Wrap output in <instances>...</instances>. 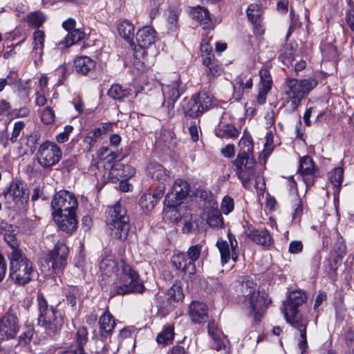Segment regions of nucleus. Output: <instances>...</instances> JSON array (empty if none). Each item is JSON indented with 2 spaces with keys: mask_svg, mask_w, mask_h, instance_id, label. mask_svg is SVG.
<instances>
[{
  "mask_svg": "<svg viewBox=\"0 0 354 354\" xmlns=\"http://www.w3.org/2000/svg\"><path fill=\"white\" fill-rule=\"evenodd\" d=\"M100 270L102 275L115 277L110 290L112 296L142 293L145 290L138 272L124 261H116L111 257H105L100 263Z\"/></svg>",
  "mask_w": 354,
  "mask_h": 354,
  "instance_id": "f257e3e1",
  "label": "nucleus"
},
{
  "mask_svg": "<svg viewBox=\"0 0 354 354\" xmlns=\"http://www.w3.org/2000/svg\"><path fill=\"white\" fill-rule=\"evenodd\" d=\"M238 291L244 298L243 305L250 316H253L259 322L266 312L268 305L271 302L266 292L257 290V283L249 277H241Z\"/></svg>",
  "mask_w": 354,
  "mask_h": 354,
  "instance_id": "f03ea898",
  "label": "nucleus"
},
{
  "mask_svg": "<svg viewBox=\"0 0 354 354\" xmlns=\"http://www.w3.org/2000/svg\"><path fill=\"white\" fill-rule=\"evenodd\" d=\"M8 258L9 277L15 284L24 286L32 280L35 274L32 263L22 252H10Z\"/></svg>",
  "mask_w": 354,
  "mask_h": 354,
  "instance_id": "7ed1b4c3",
  "label": "nucleus"
},
{
  "mask_svg": "<svg viewBox=\"0 0 354 354\" xmlns=\"http://www.w3.org/2000/svg\"><path fill=\"white\" fill-rule=\"evenodd\" d=\"M285 96L287 104L292 111L297 109L301 100L317 85L314 78L297 80L288 78L285 81Z\"/></svg>",
  "mask_w": 354,
  "mask_h": 354,
  "instance_id": "20e7f679",
  "label": "nucleus"
},
{
  "mask_svg": "<svg viewBox=\"0 0 354 354\" xmlns=\"http://www.w3.org/2000/svg\"><path fill=\"white\" fill-rule=\"evenodd\" d=\"M39 309L38 323L44 327L49 334H56L59 332L64 324V318L61 311L53 306H48L44 295L37 297Z\"/></svg>",
  "mask_w": 354,
  "mask_h": 354,
  "instance_id": "39448f33",
  "label": "nucleus"
},
{
  "mask_svg": "<svg viewBox=\"0 0 354 354\" xmlns=\"http://www.w3.org/2000/svg\"><path fill=\"white\" fill-rule=\"evenodd\" d=\"M107 226L112 238L120 240L127 239L129 229V217L126 209L120 203L110 208Z\"/></svg>",
  "mask_w": 354,
  "mask_h": 354,
  "instance_id": "423d86ee",
  "label": "nucleus"
},
{
  "mask_svg": "<svg viewBox=\"0 0 354 354\" xmlns=\"http://www.w3.org/2000/svg\"><path fill=\"white\" fill-rule=\"evenodd\" d=\"M233 165L236 167L235 171L238 178L245 189H251L254 180L255 187L262 189L259 187V180L261 177L256 172V161L253 156H236L233 161Z\"/></svg>",
  "mask_w": 354,
  "mask_h": 354,
  "instance_id": "0eeeda50",
  "label": "nucleus"
},
{
  "mask_svg": "<svg viewBox=\"0 0 354 354\" xmlns=\"http://www.w3.org/2000/svg\"><path fill=\"white\" fill-rule=\"evenodd\" d=\"M6 202L18 210L24 209L29 198V190L22 180L12 179L9 186L3 191Z\"/></svg>",
  "mask_w": 354,
  "mask_h": 354,
  "instance_id": "6e6552de",
  "label": "nucleus"
},
{
  "mask_svg": "<svg viewBox=\"0 0 354 354\" xmlns=\"http://www.w3.org/2000/svg\"><path fill=\"white\" fill-rule=\"evenodd\" d=\"M78 203L75 196L66 190H61L54 195L51 201V208L54 218L64 213L75 214Z\"/></svg>",
  "mask_w": 354,
  "mask_h": 354,
  "instance_id": "1a4fd4ad",
  "label": "nucleus"
},
{
  "mask_svg": "<svg viewBox=\"0 0 354 354\" xmlns=\"http://www.w3.org/2000/svg\"><path fill=\"white\" fill-rule=\"evenodd\" d=\"M36 156L38 163L42 167L50 168L60 161L62 151L55 142L46 141L39 145Z\"/></svg>",
  "mask_w": 354,
  "mask_h": 354,
  "instance_id": "9d476101",
  "label": "nucleus"
},
{
  "mask_svg": "<svg viewBox=\"0 0 354 354\" xmlns=\"http://www.w3.org/2000/svg\"><path fill=\"white\" fill-rule=\"evenodd\" d=\"M68 252V247L59 243L46 254L45 261L53 273L59 274L63 272L67 263Z\"/></svg>",
  "mask_w": 354,
  "mask_h": 354,
  "instance_id": "9b49d317",
  "label": "nucleus"
},
{
  "mask_svg": "<svg viewBox=\"0 0 354 354\" xmlns=\"http://www.w3.org/2000/svg\"><path fill=\"white\" fill-rule=\"evenodd\" d=\"M286 322L299 333L298 347L301 350V354H306L308 348L306 338V328L309 323L308 318L303 317L299 313H283Z\"/></svg>",
  "mask_w": 354,
  "mask_h": 354,
  "instance_id": "f8f14e48",
  "label": "nucleus"
},
{
  "mask_svg": "<svg viewBox=\"0 0 354 354\" xmlns=\"http://www.w3.org/2000/svg\"><path fill=\"white\" fill-rule=\"evenodd\" d=\"M189 185L185 180L177 179L165 199V205L168 207L175 208L180 205L189 193Z\"/></svg>",
  "mask_w": 354,
  "mask_h": 354,
  "instance_id": "ddd939ff",
  "label": "nucleus"
},
{
  "mask_svg": "<svg viewBox=\"0 0 354 354\" xmlns=\"http://www.w3.org/2000/svg\"><path fill=\"white\" fill-rule=\"evenodd\" d=\"M227 237L229 243L223 239H218L216 243V245L221 253V262L223 264L227 263L230 257H232L234 262H236L239 257L237 241L231 233H228Z\"/></svg>",
  "mask_w": 354,
  "mask_h": 354,
  "instance_id": "4468645a",
  "label": "nucleus"
},
{
  "mask_svg": "<svg viewBox=\"0 0 354 354\" xmlns=\"http://www.w3.org/2000/svg\"><path fill=\"white\" fill-rule=\"evenodd\" d=\"M19 329L17 316L7 313L0 318V342L15 337Z\"/></svg>",
  "mask_w": 354,
  "mask_h": 354,
  "instance_id": "2eb2a0df",
  "label": "nucleus"
},
{
  "mask_svg": "<svg viewBox=\"0 0 354 354\" xmlns=\"http://www.w3.org/2000/svg\"><path fill=\"white\" fill-rule=\"evenodd\" d=\"M180 80L176 79L170 84L162 86V91L164 96L162 106L167 108V113L169 116L174 115L175 102L180 97Z\"/></svg>",
  "mask_w": 354,
  "mask_h": 354,
  "instance_id": "dca6fc26",
  "label": "nucleus"
},
{
  "mask_svg": "<svg viewBox=\"0 0 354 354\" xmlns=\"http://www.w3.org/2000/svg\"><path fill=\"white\" fill-rule=\"evenodd\" d=\"M298 171L307 188L314 184L315 178L318 176V169L315 167L312 158L308 156L300 158Z\"/></svg>",
  "mask_w": 354,
  "mask_h": 354,
  "instance_id": "f3484780",
  "label": "nucleus"
},
{
  "mask_svg": "<svg viewBox=\"0 0 354 354\" xmlns=\"http://www.w3.org/2000/svg\"><path fill=\"white\" fill-rule=\"evenodd\" d=\"M307 296L302 290H294L289 293L287 299L283 301L281 311L283 313H299L298 308L306 302Z\"/></svg>",
  "mask_w": 354,
  "mask_h": 354,
  "instance_id": "a211bd4d",
  "label": "nucleus"
},
{
  "mask_svg": "<svg viewBox=\"0 0 354 354\" xmlns=\"http://www.w3.org/2000/svg\"><path fill=\"white\" fill-rule=\"evenodd\" d=\"M246 236L256 244L268 247L273 243V239L269 231L266 228L255 229L248 226L245 230Z\"/></svg>",
  "mask_w": 354,
  "mask_h": 354,
  "instance_id": "6ab92c4d",
  "label": "nucleus"
},
{
  "mask_svg": "<svg viewBox=\"0 0 354 354\" xmlns=\"http://www.w3.org/2000/svg\"><path fill=\"white\" fill-rule=\"evenodd\" d=\"M147 176L158 182L167 184L171 181L170 171L157 162H150L146 167Z\"/></svg>",
  "mask_w": 354,
  "mask_h": 354,
  "instance_id": "aec40b11",
  "label": "nucleus"
},
{
  "mask_svg": "<svg viewBox=\"0 0 354 354\" xmlns=\"http://www.w3.org/2000/svg\"><path fill=\"white\" fill-rule=\"evenodd\" d=\"M157 39V32L155 29L149 26H146L140 29L136 35V41L142 48L149 47Z\"/></svg>",
  "mask_w": 354,
  "mask_h": 354,
  "instance_id": "412c9836",
  "label": "nucleus"
},
{
  "mask_svg": "<svg viewBox=\"0 0 354 354\" xmlns=\"http://www.w3.org/2000/svg\"><path fill=\"white\" fill-rule=\"evenodd\" d=\"M189 315L194 323L205 322L208 319V309L206 304L200 301H192L189 307Z\"/></svg>",
  "mask_w": 354,
  "mask_h": 354,
  "instance_id": "4be33fe9",
  "label": "nucleus"
},
{
  "mask_svg": "<svg viewBox=\"0 0 354 354\" xmlns=\"http://www.w3.org/2000/svg\"><path fill=\"white\" fill-rule=\"evenodd\" d=\"M98 324L100 336L106 337L113 334L116 325V320L111 313L106 310L100 317Z\"/></svg>",
  "mask_w": 354,
  "mask_h": 354,
  "instance_id": "5701e85b",
  "label": "nucleus"
},
{
  "mask_svg": "<svg viewBox=\"0 0 354 354\" xmlns=\"http://www.w3.org/2000/svg\"><path fill=\"white\" fill-rule=\"evenodd\" d=\"M252 79L248 77L246 75L241 74L234 81V93L232 95L233 98L236 101L241 99L245 88L250 89L252 87Z\"/></svg>",
  "mask_w": 354,
  "mask_h": 354,
  "instance_id": "b1692460",
  "label": "nucleus"
},
{
  "mask_svg": "<svg viewBox=\"0 0 354 354\" xmlns=\"http://www.w3.org/2000/svg\"><path fill=\"white\" fill-rule=\"evenodd\" d=\"M57 221L59 229L66 233L71 234L77 228V220L76 214L64 213L62 215H57L55 218Z\"/></svg>",
  "mask_w": 354,
  "mask_h": 354,
  "instance_id": "393cba45",
  "label": "nucleus"
},
{
  "mask_svg": "<svg viewBox=\"0 0 354 354\" xmlns=\"http://www.w3.org/2000/svg\"><path fill=\"white\" fill-rule=\"evenodd\" d=\"M190 15L193 19L199 22L203 28H211L212 22L207 9L198 6L192 9Z\"/></svg>",
  "mask_w": 354,
  "mask_h": 354,
  "instance_id": "a878e982",
  "label": "nucleus"
},
{
  "mask_svg": "<svg viewBox=\"0 0 354 354\" xmlns=\"http://www.w3.org/2000/svg\"><path fill=\"white\" fill-rule=\"evenodd\" d=\"M44 37L45 34L42 30H37L33 33V49L31 52V56L34 59L35 64H37L41 61L43 55Z\"/></svg>",
  "mask_w": 354,
  "mask_h": 354,
  "instance_id": "bb28decb",
  "label": "nucleus"
},
{
  "mask_svg": "<svg viewBox=\"0 0 354 354\" xmlns=\"http://www.w3.org/2000/svg\"><path fill=\"white\" fill-rule=\"evenodd\" d=\"M208 333L214 342V348L220 351L225 348L228 340L227 337L218 329L214 322H209L207 325Z\"/></svg>",
  "mask_w": 354,
  "mask_h": 354,
  "instance_id": "cd10ccee",
  "label": "nucleus"
},
{
  "mask_svg": "<svg viewBox=\"0 0 354 354\" xmlns=\"http://www.w3.org/2000/svg\"><path fill=\"white\" fill-rule=\"evenodd\" d=\"M181 107L185 115L191 118H195L201 115L199 105L196 97L194 95L191 98L185 97L181 102Z\"/></svg>",
  "mask_w": 354,
  "mask_h": 354,
  "instance_id": "c85d7f7f",
  "label": "nucleus"
},
{
  "mask_svg": "<svg viewBox=\"0 0 354 354\" xmlns=\"http://www.w3.org/2000/svg\"><path fill=\"white\" fill-rule=\"evenodd\" d=\"M85 36V32L80 28H75L70 31L65 38L59 42L57 48L60 50L65 49L82 40Z\"/></svg>",
  "mask_w": 354,
  "mask_h": 354,
  "instance_id": "c756f323",
  "label": "nucleus"
},
{
  "mask_svg": "<svg viewBox=\"0 0 354 354\" xmlns=\"http://www.w3.org/2000/svg\"><path fill=\"white\" fill-rule=\"evenodd\" d=\"M197 99L201 114L217 105L215 97L206 91H201L195 95Z\"/></svg>",
  "mask_w": 354,
  "mask_h": 354,
  "instance_id": "7c9ffc66",
  "label": "nucleus"
},
{
  "mask_svg": "<svg viewBox=\"0 0 354 354\" xmlns=\"http://www.w3.org/2000/svg\"><path fill=\"white\" fill-rule=\"evenodd\" d=\"M112 131V123H101L98 127L89 132L86 138L95 142L103 139L109 132Z\"/></svg>",
  "mask_w": 354,
  "mask_h": 354,
  "instance_id": "2f4dec72",
  "label": "nucleus"
},
{
  "mask_svg": "<svg viewBox=\"0 0 354 354\" xmlns=\"http://www.w3.org/2000/svg\"><path fill=\"white\" fill-rule=\"evenodd\" d=\"M75 71L78 73L86 74L95 66V62L87 56H81L75 59Z\"/></svg>",
  "mask_w": 354,
  "mask_h": 354,
  "instance_id": "473e14b6",
  "label": "nucleus"
},
{
  "mask_svg": "<svg viewBox=\"0 0 354 354\" xmlns=\"http://www.w3.org/2000/svg\"><path fill=\"white\" fill-rule=\"evenodd\" d=\"M202 250V245L196 244L190 246L187 252V256L189 261L188 264V269L189 270V274H194L196 272L195 262L200 258Z\"/></svg>",
  "mask_w": 354,
  "mask_h": 354,
  "instance_id": "72a5a7b5",
  "label": "nucleus"
},
{
  "mask_svg": "<svg viewBox=\"0 0 354 354\" xmlns=\"http://www.w3.org/2000/svg\"><path fill=\"white\" fill-rule=\"evenodd\" d=\"M247 15L248 19L254 25H256L257 28L259 32H263L261 30V9L260 6L255 3L250 4L247 10Z\"/></svg>",
  "mask_w": 354,
  "mask_h": 354,
  "instance_id": "f704fd0d",
  "label": "nucleus"
},
{
  "mask_svg": "<svg viewBox=\"0 0 354 354\" xmlns=\"http://www.w3.org/2000/svg\"><path fill=\"white\" fill-rule=\"evenodd\" d=\"M344 178V170L342 167H336L329 173L330 183L333 185V195L337 196L340 192Z\"/></svg>",
  "mask_w": 354,
  "mask_h": 354,
  "instance_id": "c9c22d12",
  "label": "nucleus"
},
{
  "mask_svg": "<svg viewBox=\"0 0 354 354\" xmlns=\"http://www.w3.org/2000/svg\"><path fill=\"white\" fill-rule=\"evenodd\" d=\"M135 28L133 25L127 20L122 21L118 26V32L127 41L133 45Z\"/></svg>",
  "mask_w": 354,
  "mask_h": 354,
  "instance_id": "e433bc0d",
  "label": "nucleus"
},
{
  "mask_svg": "<svg viewBox=\"0 0 354 354\" xmlns=\"http://www.w3.org/2000/svg\"><path fill=\"white\" fill-rule=\"evenodd\" d=\"M203 62L208 68L207 73L209 77H216L221 74L222 66L217 59L208 55L203 58Z\"/></svg>",
  "mask_w": 354,
  "mask_h": 354,
  "instance_id": "4c0bfd02",
  "label": "nucleus"
},
{
  "mask_svg": "<svg viewBox=\"0 0 354 354\" xmlns=\"http://www.w3.org/2000/svg\"><path fill=\"white\" fill-rule=\"evenodd\" d=\"M107 94L114 100H121L130 96L132 94V90L129 88H124L120 84H116L111 86Z\"/></svg>",
  "mask_w": 354,
  "mask_h": 354,
  "instance_id": "58836bf2",
  "label": "nucleus"
},
{
  "mask_svg": "<svg viewBox=\"0 0 354 354\" xmlns=\"http://www.w3.org/2000/svg\"><path fill=\"white\" fill-rule=\"evenodd\" d=\"M207 223L211 227H221L223 218L219 209L212 208L207 212Z\"/></svg>",
  "mask_w": 354,
  "mask_h": 354,
  "instance_id": "ea45409f",
  "label": "nucleus"
},
{
  "mask_svg": "<svg viewBox=\"0 0 354 354\" xmlns=\"http://www.w3.org/2000/svg\"><path fill=\"white\" fill-rule=\"evenodd\" d=\"M168 299L170 301L179 302L184 298L181 283L176 281L167 291Z\"/></svg>",
  "mask_w": 354,
  "mask_h": 354,
  "instance_id": "a19ab883",
  "label": "nucleus"
},
{
  "mask_svg": "<svg viewBox=\"0 0 354 354\" xmlns=\"http://www.w3.org/2000/svg\"><path fill=\"white\" fill-rule=\"evenodd\" d=\"M172 262L176 269L181 270L185 273L189 274V270L187 267L189 261L185 253L174 254L172 258Z\"/></svg>",
  "mask_w": 354,
  "mask_h": 354,
  "instance_id": "79ce46f5",
  "label": "nucleus"
},
{
  "mask_svg": "<svg viewBox=\"0 0 354 354\" xmlns=\"http://www.w3.org/2000/svg\"><path fill=\"white\" fill-rule=\"evenodd\" d=\"M216 136L221 138H236L239 136V131L232 125L222 126L216 129Z\"/></svg>",
  "mask_w": 354,
  "mask_h": 354,
  "instance_id": "37998d69",
  "label": "nucleus"
},
{
  "mask_svg": "<svg viewBox=\"0 0 354 354\" xmlns=\"http://www.w3.org/2000/svg\"><path fill=\"white\" fill-rule=\"evenodd\" d=\"M240 150L237 156H253V144L252 140L248 138H243L239 142Z\"/></svg>",
  "mask_w": 354,
  "mask_h": 354,
  "instance_id": "c03bdc74",
  "label": "nucleus"
},
{
  "mask_svg": "<svg viewBox=\"0 0 354 354\" xmlns=\"http://www.w3.org/2000/svg\"><path fill=\"white\" fill-rule=\"evenodd\" d=\"M295 50L290 46H285L281 50L279 59L286 66L292 64L294 61Z\"/></svg>",
  "mask_w": 354,
  "mask_h": 354,
  "instance_id": "a18cd8bd",
  "label": "nucleus"
},
{
  "mask_svg": "<svg viewBox=\"0 0 354 354\" xmlns=\"http://www.w3.org/2000/svg\"><path fill=\"white\" fill-rule=\"evenodd\" d=\"M88 332L86 327H80L76 333L75 342L71 345L75 348L84 349V346L88 341Z\"/></svg>",
  "mask_w": 354,
  "mask_h": 354,
  "instance_id": "49530a36",
  "label": "nucleus"
},
{
  "mask_svg": "<svg viewBox=\"0 0 354 354\" xmlns=\"http://www.w3.org/2000/svg\"><path fill=\"white\" fill-rule=\"evenodd\" d=\"M260 88L267 91H270L272 85V80L270 73L267 68H261L259 71Z\"/></svg>",
  "mask_w": 354,
  "mask_h": 354,
  "instance_id": "de8ad7c7",
  "label": "nucleus"
},
{
  "mask_svg": "<svg viewBox=\"0 0 354 354\" xmlns=\"http://www.w3.org/2000/svg\"><path fill=\"white\" fill-rule=\"evenodd\" d=\"M81 296V290L78 287L73 286L68 288L66 292V299L68 304L71 306H75L77 304V300Z\"/></svg>",
  "mask_w": 354,
  "mask_h": 354,
  "instance_id": "09e8293b",
  "label": "nucleus"
},
{
  "mask_svg": "<svg viewBox=\"0 0 354 354\" xmlns=\"http://www.w3.org/2000/svg\"><path fill=\"white\" fill-rule=\"evenodd\" d=\"M174 335V327L168 326L157 335L156 340L159 344H167L173 339Z\"/></svg>",
  "mask_w": 354,
  "mask_h": 354,
  "instance_id": "8fccbe9b",
  "label": "nucleus"
},
{
  "mask_svg": "<svg viewBox=\"0 0 354 354\" xmlns=\"http://www.w3.org/2000/svg\"><path fill=\"white\" fill-rule=\"evenodd\" d=\"M156 205V199L153 198L150 193H145L140 199V205L142 209L150 211Z\"/></svg>",
  "mask_w": 354,
  "mask_h": 354,
  "instance_id": "3c124183",
  "label": "nucleus"
},
{
  "mask_svg": "<svg viewBox=\"0 0 354 354\" xmlns=\"http://www.w3.org/2000/svg\"><path fill=\"white\" fill-rule=\"evenodd\" d=\"M27 21L30 26L37 28L43 24L45 17L42 12L36 11L27 15Z\"/></svg>",
  "mask_w": 354,
  "mask_h": 354,
  "instance_id": "603ef678",
  "label": "nucleus"
},
{
  "mask_svg": "<svg viewBox=\"0 0 354 354\" xmlns=\"http://www.w3.org/2000/svg\"><path fill=\"white\" fill-rule=\"evenodd\" d=\"M320 49L323 55L328 59H333L337 57V50L331 44L322 42L320 45Z\"/></svg>",
  "mask_w": 354,
  "mask_h": 354,
  "instance_id": "864d4df0",
  "label": "nucleus"
},
{
  "mask_svg": "<svg viewBox=\"0 0 354 354\" xmlns=\"http://www.w3.org/2000/svg\"><path fill=\"white\" fill-rule=\"evenodd\" d=\"M4 239L12 249L11 252H14L16 250L18 252H22L18 247L17 238L15 234L8 232L5 233Z\"/></svg>",
  "mask_w": 354,
  "mask_h": 354,
  "instance_id": "5fc2aeb1",
  "label": "nucleus"
},
{
  "mask_svg": "<svg viewBox=\"0 0 354 354\" xmlns=\"http://www.w3.org/2000/svg\"><path fill=\"white\" fill-rule=\"evenodd\" d=\"M55 113L50 107H46L41 116V121L46 124L53 123L55 121Z\"/></svg>",
  "mask_w": 354,
  "mask_h": 354,
  "instance_id": "6e6d98bb",
  "label": "nucleus"
},
{
  "mask_svg": "<svg viewBox=\"0 0 354 354\" xmlns=\"http://www.w3.org/2000/svg\"><path fill=\"white\" fill-rule=\"evenodd\" d=\"M234 209V201L229 196H225L221 203V209L225 214L231 212Z\"/></svg>",
  "mask_w": 354,
  "mask_h": 354,
  "instance_id": "4d7b16f0",
  "label": "nucleus"
},
{
  "mask_svg": "<svg viewBox=\"0 0 354 354\" xmlns=\"http://www.w3.org/2000/svg\"><path fill=\"white\" fill-rule=\"evenodd\" d=\"M73 127L71 125H66L64 131L56 136V140L59 143H64L68 140L69 134L73 131Z\"/></svg>",
  "mask_w": 354,
  "mask_h": 354,
  "instance_id": "13d9d810",
  "label": "nucleus"
},
{
  "mask_svg": "<svg viewBox=\"0 0 354 354\" xmlns=\"http://www.w3.org/2000/svg\"><path fill=\"white\" fill-rule=\"evenodd\" d=\"M304 212V205L302 201L298 198L296 201L294 212L292 214V220L296 221L297 219L299 220Z\"/></svg>",
  "mask_w": 354,
  "mask_h": 354,
  "instance_id": "bf43d9fd",
  "label": "nucleus"
},
{
  "mask_svg": "<svg viewBox=\"0 0 354 354\" xmlns=\"http://www.w3.org/2000/svg\"><path fill=\"white\" fill-rule=\"evenodd\" d=\"M24 126L25 124L22 121H19L15 123L12 136L10 138L12 142H15L17 141V138L19 136L21 131L24 129Z\"/></svg>",
  "mask_w": 354,
  "mask_h": 354,
  "instance_id": "052dcab7",
  "label": "nucleus"
},
{
  "mask_svg": "<svg viewBox=\"0 0 354 354\" xmlns=\"http://www.w3.org/2000/svg\"><path fill=\"white\" fill-rule=\"evenodd\" d=\"M34 334V330L32 327H27L26 330L19 336V342L25 344L29 343Z\"/></svg>",
  "mask_w": 354,
  "mask_h": 354,
  "instance_id": "680f3d73",
  "label": "nucleus"
},
{
  "mask_svg": "<svg viewBox=\"0 0 354 354\" xmlns=\"http://www.w3.org/2000/svg\"><path fill=\"white\" fill-rule=\"evenodd\" d=\"M334 252L337 254V257L339 259H342L345 256L346 245L342 240H337L334 248Z\"/></svg>",
  "mask_w": 354,
  "mask_h": 354,
  "instance_id": "e2e57ef3",
  "label": "nucleus"
},
{
  "mask_svg": "<svg viewBox=\"0 0 354 354\" xmlns=\"http://www.w3.org/2000/svg\"><path fill=\"white\" fill-rule=\"evenodd\" d=\"M303 250V243L300 241H292L289 244L288 252L291 254H299Z\"/></svg>",
  "mask_w": 354,
  "mask_h": 354,
  "instance_id": "0e129e2a",
  "label": "nucleus"
},
{
  "mask_svg": "<svg viewBox=\"0 0 354 354\" xmlns=\"http://www.w3.org/2000/svg\"><path fill=\"white\" fill-rule=\"evenodd\" d=\"M221 153L226 158H232L234 156L235 148L232 144L227 145L221 150Z\"/></svg>",
  "mask_w": 354,
  "mask_h": 354,
  "instance_id": "69168bd1",
  "label": "nucleus"
},
{
  "mask_svg": "<svg viewBox=\"0 0 354 354\" xmlns=\"http://www.w3.org/2000/svg\"><path fill=\"white\" fill-rule=\"evenodd\" d=\"M346 21L350 28L354 31V8L347 10L346 14Z\"/></svg>",
  "mask_w": 354,
  "mask_h": 354,
  "instance_id": "338daca9",
  "label": "nucleus"
},
{
  "mask_svg": "<svg viewBox=\"0 0 354 354\" xmlns=\"http://www.w3.org/2000/svg\"><path fill=\"white\" fill-rule=\"evenodd\" d=\"M59 354H85L84 349L75 348L71 345L67 349L62 351Z\"/></svg>",
  "mask_w": 354,
  "mask_h": 354,
  "instance_id": "774afa93",
  "label": "nucleus"
}]
</instances>
